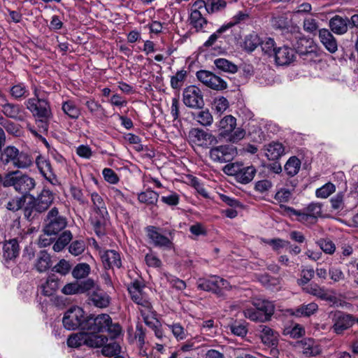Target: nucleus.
Here are the masks:
<instances>
[{
  "label": "nucleus",
  "instance_id": "nucleus-1",
  "mask_svg": "<svg viewBox=\"0 0 358 358\" xmlns=\"http://www.w3.org/2000/svg\"><path fill=\"white\" fill-rule=\"evenodd\" d=\"M36 186L35 180L20 171H12L6 173L5 187H13L15 190L26 197Z\"/></svg>",
  "mask_w": 358,
  "mask_h": 358
},
{
  "label": "nucleus",
  "instance_id": "nucleus-2",
  "mask_svg": "<svg viewBox=\"0 0 358 358\" xmlns=\"http://www.w3.org/2000/svg\"><path fill=\"white\" fill-rule=\"evenodd\" d=\"M255 308H247L245 310L246 317L255 322H264L271 320L274 313L275 305L273 302L259 298L252 300Z\"/></svg>",
  "mask_w": 358,
  "mask_h": 358
},
{
  "label": "nucleus",
  "instance_id": "nucleus-3",
  "mask_svg": "<svg viewBox=\"0 0 358 358\" xmlns=\"http://www.w3.org/2000/svg\"><path fill=\"white\" fill-rule=\"evenodd\" d=\"M222 171L225 174L234 176L236 182L244 185L250 182L257 173L255 166H245L243 162L227 164L223 167Z\"/></svg>",
  "mask_w": 358,
  "mask_h": 358
},
{
  "label": "nucleus",
  "instance_id": "nucleus-4",
  "mask_svg": "<svg viewBox=\"0 0 358 358\" xmlns=\"http://www.w3.org/2000/svg\"><path fill=\"white\" fill-rule=\"evenodd\" d=\"M110 322L111 317L106 313L97 315L93 314L87 315L83 331H85L89 335L103 336L99 334L106 331V327H108V324H110Z\"/></svg>",
  "mask_w": 358,
  "mask_h": 358
},
{
  "label": "nucleus",
  "instance_id": "nucleus-5",
  "mask_svg": "<svg viewBox=\"0 0 358 358\" xmlns=\"http://www.w3.org/2000/svg\"><path fill=\"white\" fill-rule=\"evenodd\" d=\"M108 341L106 336H94L89 335L85 331L71 334L67 339V345L70 348H78L87 345L90 348H101L105 342Z\"/></svg>",
  "mask_w": 358,
  "mask_h": 358
},
{
  "label": "nucleus",
  "instance_id": "nucleus-6",
  "mask_svg": "<svg viewBox=\"0 0 358 358\" xmlns=\"http://www.w3.org/2000/svg\"><path fill=\"white\" fill-rule=\"evenodd\" d=\"M292 46L295 55L298 54L303 60H312L318 56L317 46L310 38L304 36L296 37L292 42Z\"/></svg>",
  "mask_w": 358,
  "mask_h": 358
},
{
  "label": "nucleus",
  "instance_id": "nucleus-7",
  "mask_svg": "<svg viewBox=\"0 0 358 358\" xmlns=\"http://www.w3.org/2000/svg\"><path fill=\"white\" fill-rule=\"evenodd\" d=\"M34 98H30L26 101L27 108L35 118H51L52 114L49 101L38 97L37 90H34Z\"/></svg>",
  "mask_w": 358,
  "mask_h": 358
},
{
  "label": "nucleus",
  "instance_id": "nucleus-8",
  "mask_svg": "<svg viewBox=\"0 0 358 358\" xmlns=\"http://www.w3.org/2000/svg\"><path fill=\"white\" fill-rule=\"evenodd\" d=\"M86 317L87 315L82 308L73 306L65 312L62 319L63 325L67 330L80 329L83 331Z\"/></svg>",
  "mask_w": 358,
  "mask_h": 358
},
{
  "label": "nucleus",
  "instance_id": "nucleus-9",
  "mask_svg": "<svg viewBox=\"0 0 358 358\" xmlns=\"http://www.w3.org/2000/svg\"><path fill=\"white\" fill-rule=\"evenodd\" d=\"M329 317L333 323L331 329L336 334H341L357 323V317L341 310L331 311Z\"/></svg>",
  "mask_w": 358,
  "mask_h": 358
},
{
  "label": "nucleus",
  "instance_id": "nucleus-10",
  "mask_svg": "<svg viewBox=\"0 0 358 358\" xmlns=\"http://www.w3.org/2000/svg\"><path fill=\"white\" fill-rule=\"evenodd\" d=\"M196 287L200 290L211 292L221 296L224 295L223 289H229V282L219 276H213L211 278H199L196 282Z\"/></svg>",
  "mask_w": 358,
  "mask_h": 358
},
{
  "label": "nucleus",
  "instance_id": "nucleus-11",
  "mask_svg": "<svg viewBox=\"0 0 358 358\" xmlns=\"http://www.w3.org/2000/svg\"><path fill=\"white\" fill-rule=\"evenodd\" d=\"M46 217L48 222L43 228V231L48 236H57L67 225L66 218L59 215V210L56 207L52 208Z\"/></svg>",
  "mask_w": 358,
  "mask_h": 358
},
{
  "label": "nucleus",
  "instance_id": "nucleus-12",
  "mask_svg": "<svg viewBox=\"0 0 358 358\" xmlns=\"http://www.w3.org/2000/svg\"><path fill=\"white\" fill-rule=\"evenodd\" d=\"M182 101L188 108L194 109H202L205 105L203 93L195 85H189L184 89Z\"/></svg>",
  "mask_w": 358,
  "mask_h": 358
},
{
  "label": "nucleus",
  "instance_id": "nucleus-13",
  "mask_svg": "<svg viewBox=\"0 0 358 358\" xmlns=\"http://www.w3.org/2000/svg\"><path fill=\"white\" fill-rule=\"evenodd\" d=\"M210 159L216 162L226 163L231 161L237 155V149L231 145L213 147L210 150Z\"/></svg>",
  "mask_w": 358,
  "mask_h": 358
},
{
  "label": "nucleus",
  "instance_id": "nucleus-14",
  "mask_svg": "<svg viewBox=\"0 0 358 358\" xmlns=\"http://www.w3.org/2000/svg\"><path fill=\"white\" fill-rule=\"evenodd\" d=\"M196 76L200 82L214 90L221 91L227 88L225 80L209 71L200 70Z\"/></svg>",
  "mask_w": 358,
  "mask_h": 358
},
{
  "label": "nucleus",
  "instance_id": "nucleus-15",
  "mask_svg": "<svg viewBox=\"0 0 358 358\" xmlns=\"http://www.w3.org/2000/svg\"><path fill=\"white\" fill-rule=\"evenodd\" d=\"M145 229L147 236L154 246L166 250H171L174 248L173 243L168 237L162 234L161 228L148 226Z\"/></svg>",
  "mask_w": 358,
  "mask_h": 358
},
{
  "label": "nucleus",
  "instance_id": "nucleus-16",
  "mask_svg": "<svg viewBox=\"0 0 358 358\" xmlns=\"http://www.w3.org/2000/svg\"><path fill=\"white\" fill-rule=\"evenodd\" d=\"M277 66H289L296 59V55L292 48L284 45L278 47L272 57Z\"/></svg>",
  "mask_w": 358,
  "mask_h": 358
},
{
  "label": "nucleus",
  "instance_id": "nucleus-17",
  "mask_svg": "<svg viewBox=\"0 0 358 358\" xmlns=\"http://www.w3.org/2000/svg\"><path fill=\"white\" fill-rule=\"evenodd\" d=\"M28 202H25L22 208L24 219L28 222H33L38 220L40 215L44 213L43 208L38 206V203L35 201V196L29 195Z\"/></svg>",
  "mask_w": 358,
  "mask_h": 358
},
{
  "label": "nucleus",
  "instance_id": "nucleus-18",
  "mask_svg": "<svg viewBox=\"0 0 358 358\" xmlns=\"http://www.w3.org/2000/svg\"><path fill=\"white\" fill-rule=\"evenodd\" d=\"M88 301L95 307L105 308L110 302V296L98 285L89 294Z\"/></svg>",
  "mask_w": 358,
  "mask_h": 358
},
{
  "label": "nucleus",
  "instance_id": "nucleus-19",
  "mask_svg": "<svg viewBox=\"0 0 358 358\" xmlns=\"http://www.w3.org/2000/svg\"><path fill=\"white\" fill-rule=\"evenodd\" d=\"M350 22L348 17L338 15L333 16L329 21V27L331 32L337 35H343L348 32Z\"/></svg>",
  "mask_w": 358,
  "mask_h": 358
},
{
  "label": "nucleus",
  "instance_id": "nucleus-20",
  "mask_svg": "<svg viewBox=\"0 0 358 358\" xmlns=\"http://www.w3.org/2000/svg\"><path fill=\"white\" fill-rule=\"evenodd\" d=\"M188 136L189 139L195 143L208 141L209 145H215L218 143V140L215 136L199 128L191 129L189 131Z\"/></svg>",
  "mask_w": 358,
  "mask_h": 358
},
{
  "label": "nucleus",
  "instance_id": "nucleus-21",
  "mask_svg": "<svg viewBox=\"0 0 358 358\" xmlns=\"http://www.w3.org/2000/svg\"><path fill=\"white\" fill-rule=\"evenodd\" d=\"M36 163L44 178L52 185H55V182H57V176L53 172V169L50 160L39 156L36 158Z\"/></svg>",
  "mask_w": 358,
  "mask_h": 358
},
{
  "label": "nucleus",
  "instance_id": "nucleus-22",
  "mask_svg": "<svg viewBox=\"0 0 358 358\" xmlns=\"http://www.w3.org/2000/svg\"><path fill=\"white\" fill-rule=\"evenodd\" d=\"M318 36L320 42L325 48L331 53H334L338 50V43L331 31L327 29L318 30Z\"/></svg>",
  "mask_w": 358,
  "mask_h": 358
},
{
  "label": "nucleus",
  "instance_id": "nucleus-23",
  "mask_svg": "<svg viewBox=\"0 0 358 358\" xmlns=\"http://www.w3.org/2000/svg\"><path fill=\"white\" fill-rule=\"evenodd\" d=\"M265 155L268 159L275 161L280 158L285 152V146L278 141H272L264 146Z\"/></svg>",
  "mask_w": 358,
  "mask_h": 358
},
{
  "label": "nucleus",
  "instance_id": "nucleus-24",
  "mask_svg": "<svg viewBox=\"0 0 358 358\" xmlns=\"http://www.w3.org/2000/svg\"><path fill=\"white\" fill-rule=\"evenodd\" d=\"M20 246L17 238L5 241L3 246V256L6 262L15 260L19 255Z\"/></svg>",
  "mask_w": 358,
  "mask_h": 358
},
{
  "label": "nucleus",
  "instance_id": "nucleus-25",
  "mask_svg": "<svg viewBox=\"0 0 358 358\" xmlns=\"http://www.w3.org/2000/svg\"><path fill=\"white\" fill-rule=\"evenodd\" d=\"M59 281L55 273H50L45 282L41 285V294L45 296H52L59 287Z\"/></svg>",
  "mask_w": 358,
  "mask_h": 358
},
{
  "label": "nucleus",
  "instance_id": "nucleus-26",
  "mask_svg": "<svg viewBox=\"0 0 358 358\" xmlns=\"http://www.w3.org/2000/svg\"><path fill=\"white\" fill-rule=\"evenodd\" d=\"M101 260L105 268L110 269L116 266L120 268L122 262L120 254L114 250H108L101 255Z\"/></svg>",
  "mask_w": 358,
  "mask_h": 358
},
{
  "label": "nucleus",
  "instance_id": "nucleus-27",
  "mask_svg": "<svg viewBox=\"0 0 358 358\" xmlns=\"http://www.w3.org/2000/svg\"><path fill=\"white\" fill-rule=\"evenodd\" d=\"M236 119L232 115H226L219 122V129L221 131L219 136L226 138L235 129Z\"/></svg>",
  "mask_w": 358,
  "mask_h": 358
},
{
  "label": "nucleus",
  "instance_id": "nucleus-28",
  "mask_svg": "<svg viewBox=\"0 0 358 358\" xmlns=\"http://www.w3.org/2000/svg\"><path fill=\"white\" fill-rule=\"evenodd\" d=\"M303 290L310 294L317 296L318 298L329 302H334L336 297L329 294L324 288L320 287L317 284H310L303 288Z\"/></svg>",
  "mask_w": 358,
  "mask_h": 358
},
{
  "label": "nucleus",
  "instance_id": "nucleus-29",
  "mask_svg": "<svg viewBox=\"0 0 358 358\" xmlns=\"http://www.w3.org/2000/svg\"><path fill=\"white\" fill-rule=\"evenodd\" d=\"M51 257L45 250H41L38 254L35 268L39 273H43L51 268Z\"/></svg>",
  "mask_w": 358,
  "mask_h": 358
},
{
  "label": "nucleus",
  "instance_id": "nucleus-30",
  "mask_svg": "<svg viewBox=\"0 0 358 358\" xmlns=\"http://www.w3.org/2000/svg\"><path fill=\"white\" fill-rule=\"evenodd\" d=\"M261 338L262 342L269 347H277L278 334L268 327L264 326L262 330Z\"/></svg>",
  "mask_w": 358,
  "mask_h": 358
},
{
  "label": "nucleus",
  "instance_id": "nucleus-31",
  "mask_svg": "<svg viewBox=\"0 0 358 358\" xmlns=\"http://www.w3.org/2000/svg\"><path fill=\"white\" fill-rule=\"evenodd\" d=\"M54 199L55 196L52 192L45 188H43L41 193L37 196H35V201L38 203V206L43 208L45 212L50 208Z\"/></svg>",
  "mask_w": 358,
  "mask_h": 358
},
{
  "label": "nucleus",
  "instance_id": "nucleus-32",
  "mask_svg": "<svg viewBox=\"0 0 358 358\" xmlns=\"http://www.w3.org/2000/svg\"><path fill=\"white\" fill-rule=\"evenodd\" d=\"M189 20V24L196 29V32L203 31L204 25L208 22L198 9L191 12Z\"/></svg>",
  "mask_w": 358,
  "mask_h": 358
},
{
  "label": "nucleus",
  "instance_id": "nucleus-33",
  "mask_svg": "<svg viewBox=\"0 0 358 358\" xmlns=\"http://www.w3.org/2000/svg\"><path fill=\"white\" fill-rule=\"evenodd\" d=\"M301 164L300 159L296 156H292L285 164L284 171L289 177H294L299 173Z\"/></svg>",
  "mask_w": 358,
  "mask_h": 358
},
{
  "label": "nucleus",
  "instance_id": "nucleus-34",
  "mask_svg": "<svg viewBox=\"0 0 358 358\" xmlns=\"http://www.w3.org/2000/svg\"><path fill=\"white\" fill-rule=\"evenodd\" d=\"M19 150L15 146L9 145L6 147L1 152L0 159L3 164H8L10 162H15L18 155Z\"/></svg>",
  "mask_w": 358,
  "mask_h": 358
},
{
  "label": "nucleus",
  "instance_id": "nucleus-35",
  "mask_svg": "<svg viewBox=\"0 0 358 358\" xmlns=\"http://www.w3.org/2000/svg\"><path fill=\"white\" fill-rule=\"evenodd\" d=\"M261 43V39L258 34L253 31L247 35L243 41V48L248 52L255 50Z\"/></svg>",
  "mask_w": 358,
  "mask_h": 358
},
{
  "label": "nucleus",
  "instance_id": "nucleus-36",
  "mask_svg": "<svg viewBox=\"0 0 358 358\" xmlns=\"http://www.w3.org/2000/svg\"><path fill=\"white\" fill-rule=\"evenodd\" d=\"M73 235L69 230L63 231L53 245V250L55 252L62 251L72 240Z\"/></svg>",
  "mask_w": 358,
  "mask_h": 358
},
{
  "label": "nucleus",
  "instance_id": "nucleus-37",
  "mask_svg": "<svg viewBox=\"0 0 358 358\" xmlns=\"http://www.w3.org/2000/svg\"><path fill=\"white\" fill-rule=\"evenodd\" d=\"M2 106V113L3 115L11 119L14 120H22L19 116L20 113V107L17 104L6 103L1 105Z\"/></svg>",
  "mask_w": 358,
  "mask_h": 358
},
{
  "label": "nucleus",
  "instance_id": "nucleus-38",
  "mask_svg": "<svg viewBox=\"0 0 358 358\" xmlns=\"http://www.w3.org/2000/svg\"><path fill=\"white\" fill-rule=\"evenodd\" d=\"M158 198L159 194L150 189L140 193L138 196V199L141 203L148 205H156Z\"/></svg>",
  "mask_w": 358,
  "mask_h": 358
},
{
  "label": "nucleus",
  "instance_id": "nucleus-39",
  "mask_svg": "<svg viewBox=\"0 0 358 358\" xmlns=\"http://www.w3.org/2000/svg\"><path fill=\"white\" fill-rule=\"evenodd\" d=\"M249 18V15L243 13V11H239L236 15H234L232 18V21L229 22L227 24H224L220 27L217 29V33L222 34L225 32L229 29L235 26L236 24L240 23L241 22L245 21Z\"/></svg>",
  "mask_w": 358,
  "mask_h": 358
},
{
  "label": "nucleus",
  "instance_id": "nucleus-40",
  "mask_svg": "<svg viewBox=\"0 0 358 358\" xmlns=\"http://www.w3.org/2000/svg\"><path fill=\"white\" fill-rule=\"evenodd\" d=\"M214 64L218 69L224 72L234 73L238 71L236 64L224 58L216 59L214 61Z\"/></svg>",
  "mask_w": 358,
  "mask_h": 358
},
{
  "label": "nucleus",
  "instance_id": "nucleus-41",
  "mask_svg": "<svg viewBox=\"0 0 358 358\" xmlns=\"http://www.w3.org/2000/svg\"><path fill=\"white\" fill-rule=\"evenodd\" d=\"M27 199V197L22 195L14 196L8 201L6 207L8 210L16 212L23 208Z\"/></svg>",
  "mask_w": 358,
  "mask_h": 358
},
{
  "label": "nucleus",
  "instance_id": "nucleus-42",
  "mask_svg": "<svg viewBox=\"0 0 358 358\" xmlns=\"http://www.w3.org/2000/svg\"><path fill=\"white\" fill-rule=\"evenodd\" d=\"M187 71H178L176 75L171 78V86L173 89L180 90L182 87L184 82L187 78Z\"/></svg>",
  "mask_w": 358,
  "mask_h": 358
},
{
  "label": "nucleus",
  "instance_id": "nucleus-43",
  "mask_svg": "<svg viewBox=\"0 0 358 358\" xmlns=\"http://www.w3.org/2000/svg\"><path fill=\"white\" fill-rule=\"evenodd\" d=\"M90 272V266L87 263L78 264L73 269L71 273L74 278L81 279L86 278Z\"/></svg>",
  "mask_w": 358,
  "mask_h": 358
},
{
  "label": "nucleus",
  "instance_id": "nucleus-44",
  "mask_svg": "<svg viewBox=\"0 0 358 358\" xmlns=\"http://www.w3.org/2000/svg\"><path fill=\"white\" fill-rule=\"evenodd\" d=\"M62 110L64 113L71 119H77L80 114L79 108L72 101H67L63 103Z\"/></svg>",
  "mask_w": 358,
  "mask_h": 358
},
{
  "label": "nucleus",
  "instance_id": "nucleus-45",
  "mask_svg": "<svg viewBox=\"0 0 358 358\" xmlns=\"http://www.w3.org/2000/svg\"><path fill=\"white\" fill-rule=\"evenodd\" d=\"M227 6L224 0H207L206 12L213 14L224 10Z\"/></svg>",
  "mask_w": 358,
  "mask_h": 358
},
{
  "label": "nucleus",
  "instance_id": "nucleus-46",
  "mask_svg": "<svg viewBox=\"0 0 358 358\" xmlns=\"http://www.w3.org/2000/svg\"><path fill=\"white\" fill-rule=\"evenodd\" d=\"M285 212L289 215H296L298 217V221L301 222H310V220H313L311 215L307 212H301L297 210L292 207L284 206Z\"/></svg>",
  "mask_w": 358,
  "mask_h": 358
},
{
  "label": "nucleus",
  "instance_id": "nucleus-47",
  "mask_svg": "<svg viewBox=\"0 0 358 358\" xmlns=\"http://www.w3.org/2000/svg\"><path fill=\"white\" fill-rule=\"evenodd\" d=\"M32 164V157L29 154L21 152H18L14 166L17 168H27Z\"/></svg>",
  "mask_w": 358,
  "mask_h": 358
},
{
  "label": "nucleus",
  "instance_id": "nucleus-48",
  "mask_svg": "<svg viewBox=\"0 0 358 358\" xmlns=\"http://www.w3.org/2000/svg\"><path fill=\"white\" fill-rule=\"evenodd\" d=\"M260 45L262 51L269 57H272L274 52L278 48L275 45L274 39L271 38H266L264 41H261Z\"/></svg>",
  "mask_w": 358,
  "mask_h": 358
},
{
  "label": "nucleus",
  "instance_id": "nucleus-49",
  "mask_svg": "<svg viewBox=\"0 0 358 358\" xmlns=\"http://www.w3.org/2000/svg\"><path fill=\"white\" fill-rule=\"evenodd\" d=\"M71 268V265L69 262L64 259L59 260V262L53 267L51 268V271L58 273L62 275L68 274Z\"/></svg>",
  "mask_w": 358,
  "mask_h": 358
},
{
  "label": "nucleus",
  "instance_id": "nucleus-50",
  "mask_svg": "<svg viewBox=\"0 0 358 358\" xmlns=\"http://www.w3.org/2000/svg\"><path fill=\"white\" fill-rule=\"evenodd\" d=\"M91 224L93 226L95 234L101 237L106 234V220H102L98 217H94L91 220Z\"/></svg>",
  "mask_w": 358,
  "mask_h": 358
},
{
  "label": "nucleus",
  "instance_id": "nucleus-51",
  "mask_svg": "<svg viewBox=\"0 0 358 358\" xmlns=\"http://www.w3.org/2000/svg\"><path fill=\"white\" fill-rule=\"evenodd\" d=\"M97 287L94 280L88 278L85 280L78 282L79 294L86 293L87 296L92 291Z\"/></svg>",
  "mask_w": 358,
  "mask_h": 358
},
{
  "label": "nucleus",
  "instance_id": "nucleus-52",
  "mask_svg": "<svg viewBox=\"0 0 358 358\" xmlns=\"http://www.w3.org/2000/svg\"><path fill=\"white\" fill-rule=\"evenodd\" d=\"M304 333V329L299 324H296L294 327H286L283 330V334L285 336H289L292 338H299L301 337Z\"/></svg>",
  "mask_w": 358,
  "mask_h": 358
},
{
  "label": "nucleus",
  "instance_id": "nucleus-53",
  "mask_svg": "<svg viewBox=\"0 0 358 358\" xmlns=\"http://www.w3.org/2000/svg\"><path fill=\"white\" fill-rule=\"evenodd\" d=\"M336 190L335 185L331 182L326 183L324 185L316 190V196L318 198L326 199Z\"/></svg>",
  "mask_w": 358,
  "mask_h": 358
},
{
  "label": "nucleus",
  "instance_id": "nucleus-54",
  "mask_svg": "<svg viewBox=\"0 0 358 358\" xmlns=\"http://www.w3.org/2000/svg\"><path fill=\"white\" fill-rule=\"evenodd\" d=\"M106 343V342L101 346L102 347L101 352L103 355L106 357H113L120 352V347L117 343L114 342L105 345Z\"/></svg>",
  "mask_w": 358,
  "mask_h": 358
},
{
  "label": "nucleus",
  "instance_id": "nucleus-55",
  "mask_svg": "<svg viewBox=\"0 0 358 358\" xmlns=\"http://www.w3.org/2000/svg\"><path fill=\"white\" fill-rule=\"evenodd\" d=\"M264 243L271 245L273 250L278 251L280 248H283L290 245V242L281 238L263 239Z\"/></svg>",
  "mask_w": 358,
  "mask_h": 358
},
{
  "label": "nucleus",
  "instance_id": "nucleus-56",
  "mask_svg": "<svg viewBox=\"0 0 358 358\" xmlns=\"http://www.w3.org/2000/svg\"><path fill=\"white\" fill-rule=\"evenodd\" d=\"M85 249V243L83 240H76L73 241L69 247V252L74 256L82 254Z\"/></svg>",
  "mask_w": 358,
  "mask_h": 358
},
{
  "label": "nucleus",
  "instance_id": "nucleus-57",
  "mask_svg": "<svg viewBox=\"0 0 358 358\" xmlns=\"http://www.w3.org/2000/svg\"><path fill=\"white\" fill-rule=\"evenodd\" d=\"M10 94L15 99H21L27 97L29 94L25 86L22 83H19L13 86L10 90Z\"/></svg>",
  "mask_w": 358,
  "mask_h": 358
},
{
  "label": "nucleus",
  "instance_id": "nucleus-58",
  "mask_svg": "<svg viewBox=\"0 0 358 358\" xmlns=\"http://www.w3.org/2000/svg\"><path fill=\"white\" fill-rule=\"evenodd\" d=\"M305 210L311 215L315 222L318 217L322 216V204L320 203H310Z\"/></svg>",
  "mask_w": 358,
  "mask_h": 358
},
{
  "label": "nucleus",
  "instance_id": "nucleus-59",
  "mask_svg": "<svg viewBox=\"0 0 358 358\" xmlns=\"http://www.w3.org/2000/svg\"><path fill=\"white\" fill-rule=\"evenodd\" d=\"M259 280L263 285L266 287H275L280 283L278 278L271 276L268 273L259 275Z\"/></svg>",
  "mask_w": 358,
  "mask_h": 358
},
{
  "label": "nucleus",
  "instance_id": "nucleus-60",
  "mask_svg": "<svg viewBox=\"0 0 358 358\" xmlns=\"http://www.w3.org/2000/svg\"><path fill=\"white\" fill-rule=\"evenodd\" d=\"M196 119L203 126H210L213 120V116L208 109L200 111Z\"/></svg>",
  "mask_w": 358,
  "mask_h": 358
},
{
  "label": "nucleus",
  "instance_id": "nucleus-61",
  "mask_svg": "<svg viewBox=\"0 0 358 358\" xmlns=\"http://www.w3.org/2000/svg\"><path fill=\"white\" fill-rule=\"evenodd\" d=\"M303 28L305 31L315 35L319 28L318 22L315 19L306 18L303 20Z\"/></svg>",
  "mask_w": 358,
  "mask_h": 358
},
{
  "label": "nucleus",
  "instance_id": "nucleus-62",
  "mask_svg": "<svg viewBox=\"0 0 358 358\" xmlns=\"http://www.w3.org/2000/svg\"><path fill=\"white\" fill-rule=\"evenodd\" d=\"M317 244L327 254H333L335 252V244L330 240L321 238L317 241Z\"/></svg>",
  "mask_w": 358,
  "mask_h": 358
},
{
  "label": "nucleus",
  "instance_id": "nucleus-63",
  "mask_svg": "<svg viewBox=\"0 0 358 358\" xmlns=\"http://www.w3.org/2000/svg\"><path fill=\"white\" fill-rule=\"evenodd\" d=\"M213 106L217 113H222L229 108V103L225 97L219 96L214 99Z\"/></svg>",
  "mask_w": 358,
  "mask_h": 358
},
{
  "label": "nucleus",
  "instance_id": "nucleus-64",
  "mask_svg": "<svg viewBox=\"0 0 358 358\" xmlns=\"http://www.w3.org/2000/svg\"><path fill=\"white\" fill-rule=\"evenodd\" d=\"M229 328L231 333L238 336L244 337L248 333L246 325L239 322H234L229 326Z\"/></svg>",
  "mask_w": 358,
  "mask_h": 358
}]
</instances>
